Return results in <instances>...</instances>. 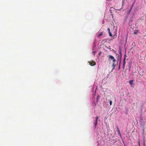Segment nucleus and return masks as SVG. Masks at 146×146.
Here are the masks:
<instances>
[{
    "label": "nucleus",
    "instance_id": "nucleus-1",
    "mask_svg": "<svg viewBox=\"0 0 146 146\" xmlns=\"http://www.w3.org/2000/svg\"><path fill=\"white\" fill-rule=\"evenodd\" d=\"M108 60H109L110 61L111 60H112L113 63L111 66V67L113 68H114L116 65L115 64L116 61V59L113 56L111 55H108Z\"/></svg>",
    "mask_w": 146,
    "mask_h": 146
},
{
    "label": "nucleus",
    "instance_id": "nucleus-2",
    "mask_svg": "<svg viewBox=\"0 0 146 146\" xmlns=\"http://www.w3.org/2000/svg\"><path fill=\"white\" fill-rule=\"evenodd\" d=\"M108 60H109L110 61L111 60H112L113 63L111 66V67L113 68H114L116 65L115 64L116 61V59L113 56L111 55H108Z\"/></svg>",
    "mask_w": 146,
    "mask_h": 146
},
{
    "label": "nucleus",
    "instance_id": "nucleus-3",
    "mask_svg": "<svg viewBox=\"0 0 146 146\" xmlns=\"http://www.w3.org/2000/svg\"><path fill=\"white\" fill-rule=\"evenodd\" d=\"M88 62L89 63L90 65L92 66H94L96 64V62H95L93 60L89 61Z\"/></svg>",
    "mask_w": 146,
    "mask_h": 146
},
{
    "label": "nucleus",
    "instance_id": "nucleus-4",
    "mask_svg": "<svg viewBox=\"0 0 146 146\" xmlns=\"http://www.w3.org/2000/svg\"><path fill=\"white\" fill-rule=\"evenodd\" d=\"M98 116H97L96 117V120L94 121L93 122V123L94 125V127L96 129V125L97 124V122L98 121Z\"/></svg>",
    "mask_w": 146,
    "mask_h": 146
},
{
    "label": "nucleus",
    "instance_id": "nucleus-5",
    "mask_svg": "<svg viewBox=\"0 0 146 146\" xmlns=\"http://www.w3.org/2000/svg\"><path fill=\"white\" fill-rule=\"evenodd\" d=\"M116 127L117 129V132H118V134H119V135L120 136H121V133H120V131L119 130V127L118 126H117V125H116Z\"/></svg>",
    "mask_w": 146,
    "mask_h": 146
},
{
    "label": "nucleus",
    "instance_id": "nucleus-6",
    "mask_svg": "<svg viewBox=\"0 0 146 146\" xmlns=\"http://www.w3.org/2000/svg\"><path fill=\"white\" fill-rule=\"evenodd\" d=\"M125 57L123 59V68L124 69L125 66Z\"/></svg>",
    "mask_w": 146,
    "mask_h": 146
},
{
    "label": "nucleus",
    "instance_id": "nucleus-7",
    "mask_svg": "<svg viewBox=\"0 0 146 146\" xmlns=\"http://www.w3.org/2000/svg\"><path fill=\"white\" fill-rule=\"evenodd\" d=\"M129 83L130 85H131L133 83V81L132 80H130Z\"/></svg>",
    "mask_w": 146,
    "mask_h": 146
},
{
    "label": "nucleus",
    "instance_id": "nucleus-8",
    "mask_svg": "<svg viewBox=\"0 0 146 146\" xmlns=\"http://www.w3.org/2000/svg\"><path fill=\"white\" fill-rule=\"evenodd\" d=\"M137 33H138V32H137V31H135L134 32V34L135 35L137 34Z\"/></svg>",
    "mask_w": 146,
    "mask_h": 146
},
{
    "label": "nucleus",
    "instance_id": "nucleus-9",
    "mask_svg": "<svg viewBox=\"0 0 146 146\" xmlns=\"http://www.w3.org/2000/svg\"><path fill=\"white\" fill-rule=\"evenodd\" d=\"M108 33H109V35L111 37L112 36V35L111 34V32H109Z\"/></svg>",
    "mask_w": 146,
    "mask_h": 146
},
{
    "label": "nucleus",
    "instance_id": "nucleus-10",
    "mask_svg": "<svg viewBox=\"0 0 146 146\" xmlns=\"http://www.w3.org/2000/svg\"><path fill=\"white\" fill-rule=\"evenodd\" d=\"M109 102H110V105H112V101L111 100H110L109 101Z\"/></svg>",
    "mask_w": 146,
    "mask_h": 146
},
{
    "label": "nucleus",
    "instance_id": "nucleus-11",
    "mask_svg": "<svg viewBox=\"0 0 146 146\" xmlns=\"http://www.w3.org/2000/svg\"><path fill=\"white\" fill-rule=\"evenodd\" d=\"M108 33L110 32V29L109 28H108Z\"/></svg>",
    "mask_w": 146,
    "mask_h": 146
},
{
    "label": "nucleus",
    "instance_id": "nucleus-12",
    "mask_svg": "<svg viewBox=\"0 0 146 146\" xmlns=\"http://www.w3.org/2000/svg\"><path fill=\"white\" fill-rule=\"evenodd\" d=\"M92 53H93V54H94V55H95V51H93L92 52Z\"/></svg>",
    "mask_w": 146,
    "mask_h": 146
},
{
    "label": "nucleus",
    "instance_id": "nucleus-13",
    "mask_svg": "<svg viewBox=\"0 0 146 146\" xmlns=\"http://www.w3.org/2000/svg\"><path fill=\"white\" fill-rule=\"evenodd\" d=\"M119 54H120L121 56V50H120V51L119 52Z\"/></svg>",
    "mask_w": 146,
    "mask_h": 146
},
{
    "label": "nucleus",
    "instance_id": "nucleus-14",
    "mask_svg": "<svg viewBox=\"0 0 146 146\" xmlns=\"http://www.w3.org/2000/svg\"><path fill=\"white\" fill-rule=\"evenodd\" d=\"M101 53H102V52H100L99 54V55H101Z\"/></svg>",
    "mask_w": 146,
    "mask_h": 146
},
{
    "label": "nucleus",
    "instance_id": "nucleus-15",
    "mask_svg": "<svg viewBox=\"0 0 146 146\" xmlns=\"http://www.w3.org/2000/svg\"><path fill=\"white\" fill-rule=\"evenodd\" d=\"M132 45L135 46V43H133L132 44Z\"/></svg>",
    "mask_w": 146,
    "mask_h": 146
},
{
    "label": "nucleus",
    "instance_id": "nucleus-16",
    "mask_svg": "<svg viewBox=\"0 0 146 146\" xmlns=\"http://www.w3.org/2000/svg\"><path fill=\"white\" fill-rule=\"evenodd\" d=\"M120 63L119 66V68H120Z\"/></svg>",
    "mask_w": 146,
    "mask_h": 146
},
{
    "label": "nucleus",
    "instance_id": "nucleus-17",
    "mask_svg": "<svg viewBox=\"0 0 146 146\" xmlns=\"http://www.w3.org/2000/svg\"><path fill=\"white\" fill-rule=\"evenodd\" d=\"M102 33H101L100 34V35H99V36H101V35H102Z\"/></svg>",
    "mask_w": 146,
    "mask_h": 146
},
{
    "label": "nucleus",
    "instance_id": "nucleus-18",
    "mask_svg": "<svg viewBox=\"0 0 146 146\" xmlns=\"http://www.w3.org/2000/svg\"><path fill=\"white\" fill-rule=\"evenodd\" d=\"M139 146H141L140 144V143L139 142Z\"/></svg>",
    "mask_w": 146,
    "mask_h": 146
},
{
    "label": "nucleus",
    "instance_id": "nucleus-19",
    "mask_svg": "<svg viewBox=\"0 0 146 146\" xmlns=\"http://www.w3.org/2000/svg\"><path fill=\"white\" fill-rule=\"evenodd\" d=\"M141 19H143L141 18V19H140V20H141Z\"/></svg>",
    "mask_w": 146,
    "mask_h": 146
},
{
    "label": "nucleus",
    "instance_id": "nucleus-20",
    "mask_svg": "<svg viewBox=\"0 0 146 146\" xmlns=\"http://www.w3.org/2000/svg\"><path fill=\"white\" fill-rule=\"evenodd\" d=\"M98 98H97V100H98Z\"/></svg>",
    "mask_w": 146,
    "mask_h": 146
}]
</instances>
